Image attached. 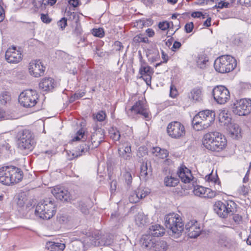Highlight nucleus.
Segmentation results:
<instances>
[{
  "label": "nucleus",
  "instance_id": "6e6552de",
  "mask_svg": "<svg viewBox=\"0 0 251 251\" xmlns=\"http://www.w3.org/2000/svg\"><path fill=\"white\" fill-rule=\"evenodd\" d=\"M166 228L178 236L184 229V224L180 216L174 213H170L165 217Z\"/></svg>",
  "mask_w": 251,
  "mask_h": 251
},
{
  "label": "nucleus",
  "instance_id": "680f3d73",
  "mask_svg": "<svg viewBox=\"0 0 251 251\" xmlns=\"http://www.w3.org/2000/svg\"><path fill=\"white\" fill-rule=\"evenodd\" d=\"M25 203V201L24 200V199H22L21 198H19V199L17 201V204L20 207H24Z\"/></svg>",
  "mask_w": 251,
  "mask_h": 251
},
{
  "label": "nucleus",
  "instance_id": "052dcab7",
  "mask_svg": "<svg viewBox=\"0 0 251 251\" xmlns=\"http://www.w3.org/2000/svg\"><path fill=\"white\" fill-rule=\"evenodd\" d=\"M205 178L206 180L208 181H212L215 182L216 179L211 174H209L208 175L206 176Z\"/></svg>",
  "mask_w": 251,
  "mask_h": 251
},
{
  "label": "nucleus",
  "instance_id": "f3484780",
  "mask_svg": "<svg viewBox=\"0 0 251 251\" xmlns=\"http://www.w3.org/2000/svg\"><path fill=\"white\" fill-rule=\"evenodd\" d=\"M46 67L40 60H34L29 64V72L31 75L38 77L44 74Z\"/></svg>",
  "mask_w": 251,
  "mask_h": 251
},
{
  "label": "nucleus",
  "instance_id": "c9c22d12",
  "mask_svg": "<svg viewBox=\"0 0 251 251\" xmlns=\"http://www.w3.org/2000/svg\"><path fill=\"white\" fill-rule=\"evenodd\" d=\"M77 207L81 212L84 214L89 213V208L85 202L83 201H79L77 202Z\"/></svg>",
  "mask_w": 251,
  "mask_h": 251
},
{
  "label": "nucleus",
  "instance_id": "338daca9",
  "mask_svg": "<svg viewBox=\"0 0 251 251\" xmlns=\"http://www.w3.org/2000/svg\"><path fill=\"white\" fill-rule=\"evenodd\" d=\"M162 57L164 60V62H167L168 61V55L165 53L164 51H162Z\"/></svg>",
  "mask_w": 251,
  "mask_h": 251
},
{
  "label": "nucleus",
  "instance_id": "f704fd0d",
  "mask_svg": "<svg viewBox=\"0 0 251 251\" xmlns=\"http://www.w3.org/2000/svg\"><path fill=\"white\" fill-rule=\"evenodd\" d=\"M205 188L202 186H198L193 190L195 195L200 197L204 198Z\"/></svg>",
  "mask_w": 251,
  "mask_h": 251
},
{
  "label": "nucleus",
  "instance_id": "09e8293b",
  "mask_svg": "<svg viewBox=\"0 0 251 251\" xmlns=\"http://www.w3.org/2000/svg\"><path fill=\"white\" fill-rule=\"evenodd\" d=\"M238 192L241 195H246L248 193L249 189L246 186L243 185L239 188Z\"/></svg>",
  "mask_w": 251,
  "mask_h": 251
},
{
  "label": "nucleus",
  "instance_id": "7ed1b4c3",
  "mask_svg": "<svg viewBox=\"0 0 251 251\" xmlns=\"http://www.w3.org/2000/svg\"><path fill=\"white\" fill-rule=\"evenodd\" d=\"M23 177L22 171L15 166H3L0 168V182L4 185H10L17 183Z\"/></svg>",
  "mask_w": 251,
  "mask_h": 251
},
{
  "label": "nucleus",
  "instance_id": "4d7b16f0",
  "mask_svg": "<svg viewBox=\"0 0 251 251\" xmlns=\"http://www.w3.org/2000/svg\"><path fill=\"white\" fill-rule=\"evenodd\" d=\"M68 2L71 5H72L74 7H77L79 4L78 0H69Z\"/></svg>",
  "mask_w": 251,
  "mask_h": 251
},
{
  "label": "nucleus",
  "instance_id": "603ef678",
  "mask_svg": "<svg viewBox=\"0 0 251 251\" xmlns=\"http://www.w3.org/2000/svg\"><path fill=\"white\" fill-rule=\"evenodd\" d=\"M177 94L176 88L173 86L171 85L170 87V96L172 98H175Z\"/></svg>",
  "mask_w": 251,
  "mask_h": 251
},
{
  "label": "nucleus",
  "instance_id": "393cba45",
  "mask_svg": "<svg viewBox=\"0 0 251 251\" xmlns=\"http://www.w3.org/2000/svg\"><path fill=\"white\" fill-rule=\"evenodd\" d=\"M151 168H148L147 163H143L140 166V178L146 181L151 175Z\"/></svg>",
  "mask_w": 251,
  "mask_h": 251
},
{
  "label": "nucleus",
  "instance_id": "5701e85b",
  "mask_svg": "<svg viewBox=\"0 0 251 251\" xmlns=\"http://www.w3.org/2000/svg\"><path fill=\"white\" fill-rule=\"evenodd\" d=\"M177 174L182 182L185 183H189L193 177L191 171L184 164H181L178 168Z\"/></svg>",
  "mask_w": 251,
  "mask_h": 251
},
{
  "label": "nucleus",
  "instance_id": "864d4df0",
  "mask_svg": "<svg viewBox=\"0 0 251 251\" xmlns=\"http://www.w3.org/2000/svg\"><path fill=\"white\" fill-rule=\"evenodd\" d=\"M233 219L235 223L240 224L242 220V217L239 214H234L233 216Z\"/></svg>",
  "mask_w": 251,
  "mask_h": 251
},
{
  "label": "nucleus",
  "instance_id": "49530a36",
  "mask_svg": "<svg viewBox=\"0 0 251 251\" xmlns=\"http://www.w3.org/2000/svg\"><path fill=\"white\" fill-rule=\"evenodd\" d=\"M151 20H146L145 19H141L140 20H138L137 22V26H139L141 28H142L144 25H149V23H151Z\"/></svg>",
  "mask_w": 251,
  "mask_h": 251
},
{
  "label": "nucleus",
  "instance_id": "1a4fd4ad",
  "mask_svg": "<svg viewBox=\"0 0 251 251\" xmlns=\"http://www.w3.org/2000/svg\"><path fill=\"white\" fill-rule=\"evenodd\" d=\"M140 243L142 247L148 251H165L167 249L166 243L163 241H157L152 236L143 235Z\"/></svg>",
  "mask_w": 251,
  "mask_h": 251
},
{
  "label": "nucleus",
  "instance_id": "bf43d9fd",
  "mask_svg": "<svg viewBox=\"0 0 251 251\" xmlns=\"http://www.w3.org/2000/svg\"><path fill=\"white\" fill-rule=\"evenodd\" d=\"M181 46V43L178 41H175L173 45L172 50H175L174 49H178Z\"/></svg>",
  "mask_w": 251,
  "mask_h": 251
},
{
  "label": "nucleus",
  "instance_id": "f257e3e1",
  "mask_svg": "<svg viewBox=\"0 0 251 251\" xmlns=\"http://www.w3.org/2000/svg\"><path fill=\"white\" fill-rule=\"evenodd\" d=\"M225 136L218 132H211L205 134L203 138L204 147L212 151H220L226 146Z\"/></svg>",
  "mask_w": 251,
  "mask_h": 251
},
{
  "label": "nucleus",
  "instance_id": "39448f33",
  "mask_svg": "<svg viewBox=\"0 0 251 251\" xmlns=\"http://www.w3.org/2000/svg\"><path fill=\"white\" fill-rule=\"evenodd\" d=\"M215 113L212 110H204L197 114L192 120L194 128L201 130L209 127L215 119Z\"/></svg>",
  "mask_w": 251,
  "mask_h": 251
},
{
  "label": "nucleus",
  "instance_id": "6ab92c4d",
  "mask_svg": "<svg viewBox=\"0 0 251 251\" xmlns=\"http://www.w3.org/2000/svg\"><path fill=\"white\" fill-rule=\"evenodd\" d=\"M185 228L188 236L191 238H197L201 231L200 224L195 221H190L187 223L185 225Z\"/></svg>",
  "mask_w": 251,
  "mask_h": 251
},
{
  "label": "nucleus",
  "instance_id": "e2e57ef3",
  "mask_svg": "<svg viewBox=\"0 0 251 251\" xmlns=\"http://www.w3.org/2000/svg\"><path fill=\"white\" fill-rule=\"evenodd\" d=\"M203 14L201 12H194L192 14V16L194 18H201Z\"/></svg>",
  "mask_w": 251,
  "mask_h": 251
},
{
  "label": "nucleus",
  "instance_id": "6e6d98bb",
  "mask_svg": "<svg viewBox=\"0 0 251 251\" xmlns=\"http://www.w3.org/2000/svg\"><path fill=\"white\" fill-rule=\"evenodd\" d=\"M229 5V3L228 2L221 1V2H219V3H218V8H223L224 7L226 8V7H228Z\"/></svg>",
  "mask_w": 251,
  "mask_h": 251
},
{
  "label": "nucleus",
  "instance_id": "3c124183",
  "mask_svg": "<svg viewBox=\"0 0 251 251\" xmlns=\"http://www.w3.org/2000/svg\"><path fill=\"white\" fill-rule=\"evenodd\" d=\"M169 27V24L167 22H160L158 24V27L162 30H166Z\"/></svg>",
  "mask_w": 251,
  "mask_h": 251
},
{
  "label": "nucleus",
  "instance_id": "cd10ccee",
  "mask_svg": "<svg viewBox=\"0 0 251 251\" xmlns=\"http://www.w3.org/2000/svg\"><path fill=\"white\" fill-rule=\"evenodd\" d=\"M118 152L121 156L125 159L128 160L130 158L131 147L127 144L118 149Z\"/></svg>",
  "mask_w": 251,
  "mask_h": 251
},
{
  "label": "nucleus",
  "instance_id": "774afa93",
  "mask_svg": "<svg viewBox=\"0 0 251 251\" xmlns=\"http://www.w3.org/2000/svg\"><path fill=\"white\" fill-rule=\"evenodd\" d=\"M5 116V112L3 110L0 109V121L2 120Z\"/></svg>",
  "mask_w": 251,
  "mask_h": 251
},
{
  "label": "nucleus",
  "instance_id": "79ce46f5",
  "mask_svg": "<svg viewBox=\"0 0 251 251\" xmlns=\"http://www.w3.org/2000/svg\"><path fill=\"white\" fill-rule=\"evenodd\" d=\"M216 195L215 191H212L210 188H205V192L204 198H212L214 197Z\"/></svg>",
  "mask_w": 251,
  "mask_h": 251
},
{
  "label": "nucleus",
  "instance_id": "9b49d317",
  "mask_svg": "<svg viewBox=\"0 0 251 251\" xmlns=\"http://www.w3.org/2000/svg\"><path fill=\"white\" fill-rule=\"evenodd\" d=\"M235 205V203L232 201L225 202L218 201L214 204L213 209L220 217L226 218L228 214H233Z\"/></svg>",
  "mask_w": 251,
  "mask_h": 251
},
{
  "label": "nucleus",
  "instance_id": "423d86ee",
  "mask_svg": "<svg viewBox=\"0 0 251 251\" xmlns=\"http://www.w3.org/2000/svg\"><path fill=\"white\" fill-rule=\"evenodd\" d=\"M18 147L21 150L27 152L31 151L34 146V139L33 134L28 129L19 130L16 135Z\"/></svg>",
  "mask_w": 251,
  "mask_h": 251
},
{
  "label": "nucleus",
  "instance_id": "5fc2aeb1",
  "mask_svg": "<svg viewBox=\"0 0 251 251\" xmlns=\"http://www.w3.org/2000/svg\"><path fill=\"white\" fill-rule=\"evenodd\" d=\"M114 46L116 48V50H121L124 48V47L122 45V43L119 41L115 42Z\"/></svg>",
  "mask_w": 251,
  "mask_h": 251
},
{
  "label": "nucleus",
  "instance_id": "7c9ffc66",
  "mask_svg": "<svg viewBox=\"0 0 251 251\" xmlns=\"http://www.w3.org/2000/svg\"><path fill=\"white\" fill-rule=\"evenodd\" d=\"M147 217L143 213H138L135 217V223L138 226H142L147 223Z\"/></svg>",
  "mask_w": 251,
  "mask_h": 251
},
{
  "label": "nucleus",
  "instance_id": "412c9836",
  "mask_svg": "<svg viewBox=\"0 0 251 251\" xmlns=\"http://www.w3.org/2000/svg\"><path fill=\"white\" fill-rule=\"evenodd\" d=\"M151 193V190L148 188H139L135 191L131 192L129 201L131 203H136L139 201L148 196Z\"/></svg>",
  "mask_w": 251,
  "mask_h": 251
},
{
  "label": "nucleus",
  "instance_id": "4c0bfd02",
  "mask_svg": "<svg viewBox=\"0 0 251 251\" xmlns=\"http://www.w3.org/2000/svg\"><path fill=\"white\" fill-rule=\"evenodd\" d=\"M208 60L205 56H200L197 60V65L201 69H203L205 67L206 64Z\"/></svg>",
  "mask_w": 251,
  "mask_h": 251
},
{
  "label": "nucleus",
  "instance_id": "69168bd1",
  "mask_svg": "<svg viewBox=\"0 0 251 251\" xmlns=\"http://www.w3.org/2000/svg\"><path fill=\"white\" fill-rule=\"evenodd\" d=\"M116 189V181H112L111 182V191L112 192L114 191Z\"/></svg>",
  "mask_w": 251,
  "mask_h": 251
},
{
  "label": "nucleus",
  "instance_id": "c85d7f7f",
  "mask_svg": "<svg viewBox=\"0 0 251 251\" xmlns=\"http://www.w3.org/2000/svg\"><path fill=\"white\" fill-rule=\"evenodd\" d=\"M179 182V179L172 176H166L164 179V183L166 186L175 187Z\"/></svg>",
  "mask_w": 251,
  "mask_h": 251
},
{
  "label": "nucleus",
  "instance_id": "bb28decb",
  "mask_svg": "<svg viewBox=\"0 0 251 251\" xmlns=\"http://www.w3.org/2000/svg\"><path fill=\"white\" fill-rule=\"evenodd\" d=\"M189 98L195 101H201L202 100V90L199 87L194 88L190 92Z\"/></svg>",
  "mask_w": 251,
  "mask_h": 251
},
{
  "label": "nucleus",
  "instance_id": "ea45409f",
  "mask_svg": "<svg viewBox=\"0 0 251 251\" xmlns=\"http://www.w3.org/2000/svg\"><path fill=\"white\" fill-rule=\"evenodd\" d=\"M92 34L95 36L101 38L104 36V33L102 28H99L93 29Z\"/></svg>",
  "mask_w": 251,
  "mask_h": 251
},
{
  "label": "nucleus",
  "instance_id": "aec40b11",
  "mask_svg": "<svg viewBox=\"0 0 251 251\" xmlns=\"http://www.w3.org/2000/svg\"><path fill=\"white\" fill-rule=\"evenodd\" d=\"M5 59L10 63H18L20 62L23 55L20 51L16 50V47L9 48L5 52Z\"/></svg>",
  "mask_w": 251,
  "mask_h": 251
},
{
  "label": "nucleus",
  "instance_id": "473e14b6",
  "mask_svg": "<svg viewBox=\"0 0 251 251\" xmlns=\"http://www.w3.org/2000/svg\"><path fill=\"white\" fill-rule=\"evenodd\" d=\"M154 150L157 153L156 155L158 156L160 158H164L168 156L169 152L166 150L161 149L159 147H156L154 148Z\"/></svg>",
  "mask_w": 251,
  "mask_h": 251
},
{
  "label": "nucleus",
  "instance_id": "58836bf2",
  "mask_svg": "<svg viewBox=\"0 0 251 251\" xmlns=\"http://www.w3.org/2000/svg\"><path fill=\"white\" fill-rule=\"evenodd\" d=\"M106 115L103 111H100L97 113L93 114V117L94 119H96L99 122H102L104 120Z\"/></svg>",
  "mask_w": 251,
  "mask_h": 251
},
{
  "label": "nucleus",
  "instance_id": "b1692460",
  "mask_svg": "<svg viewBox=\"0 0 251 251\" xmlns=\"http://www.w3.org/2000/svg\"><path fill=\"white\" fill-rule=\"evenodd\" d=\"M54 80L51 77H45L42 79L39 83V88L43 91L50 92L52 91L56 86Z\"/></svg>",
  "mask_w": 251,
  "mask_h": 251
},
{
  "label": "nucleus",
  "instance_id": "72a5a7b5",
  "mask_svg": "<svg viewBox=\"0 0 251 251\" xmlns=\"http://www.w3.org/2000/svg\"><path fill=\"white\" fill-rule=\"evenodd\" d=\"M11 100L9 93L7 92H4L0 95V102L1 104L5 105Z\"/></svg>",
  "mask_w": 251,
  "mask_h": 251
},
{
  "label": "nucleus",
  "instance_id": "e433bc0d",
  "mask_svg": "<svg viewBox=\"0 0 251 251\" xmlns=\"http://www.w3.org/2000/svg\"><path fill=\"white\" fill-rule=\"evenodd\" d=\"M133 41L135 43L142 42V43H147L149 42L148 38L142 34H139L135 36L133 38Z\"/></svg>",
  "mask_w": 251,
  "mask_h": 251
},
{
  "label": "nucleus",
  "instance_id": "8fccbe9b",
  "mask_svg": "<svg viewBox=\"0 0 251 251\" xmlns=\"http://www.w3.org/2000/svg\"><path fill=\"white\" fill-rule=\"evenodd\" d=\"M194 27V25L192 22L187 23L185 25V30L186 32L190 33L192 31Z\"/></svg>",
  "mask_w": 251,
  "mask_h": 251
},
{
  "label": "nucleus",
  "instance_id": "a18cd8bd",
  "mask_svg": "<svg viewBox=\"0 0 251 251\" xmlns=\"http://www.w3.org/2000/svg\"><path fill=\"white\" fill-rule=\"evenodd\" d=\"M90 149H91V144L88 145L85 143H83L81 144L79 149L81 152L83 153L88 151Z\"/></svg>",
  "mask_w": 251,
  "mask_h": 251
},
{
  "label": "nucleus",
  "instance_id": "0eeeda50",
  "mask_svg": "<svg viewBox=\"0 0 251 251\" xmlns=\"http://www.w3.org/2000/svg\"><path fill=\"white\" fill-rule=\"evenodd\" d=\"M214 66L215 70L220 73H228L236 67V60L230 55H222L215 60Z\"/></svg>",
  "mask_w": 251,
  "mask_h": 251
},
{
  "label": "nucleus",
  "instance_id": "37998d69",
  "mask_svg": "<svg viewBox=\"0 0 251 251\" xmlns=\"http://www.w3.org/2000/svg\"><path fill=\"white\" fill-rule=\"evenodd\" d=\"M41 20L44 23L49 24L50 23L52 19L50 18L48 14H41Z\"/></svg>",
  "mask_w": 251,
  "mask_h": 251
},
{
  "label": "nucleus",
  "instance_id": "c03bdc74",
  "mask_svg": "<svg viewBox=\"0 0 251 251\" xmlns=\"http://www.w3.org/2000/svg\"><path fill=\"white\" fill-rule=\"evenodd\" d=\"M67 19L65 18H62L60 20L57 22V25L63 30L67 25Z\"/></svg>",
  "mask_w": 251,
  "mask_h": 251
},
{
  "label": "nucleus",
  "instance_id": "a19ab883",
  "mask_svg": "<svg viewBox=\"0 0 251 251\" xmlns=\"http://www.w3.org/2000/svg\"><path fill=\"white\" fill-rule=\"evenodd\" d=\"M124 177L127 184L128 185H130L132 180V177L130 172L128 171H126L124 174Z\"/></svg>",
  "mask_w": 251,
  "mask_h": 251
},
{
  "label": "nucleus",
  "instance_id": "dca6fc26",
  "mask_svg": "<svg viewBox=\"0 0 251 251\" xmlns=\"http://www.w3.org/2000/svg\"><path fill=\"white\" fill-rule=\"evenodd\" d=\"M131 111L143 116V118L149 121L151 118V114L148 106L143 100L137 101L131 108Z\"/></svg>",
  "mask_w": 251,
  "mask_h": 251
},
{
  "label": "nucleus",
  "instance_id": "9d476101",
  "mask_svg": "<svg viewBox=\"0 0 251 251\" xmlns=\"http://www.w3.org/2000/svg\"><path fill=\"white\" fill-rule=\"evenodd\" d=\"M38 100V95L32 90H26L22 92L19 96V102L25 108L34 106Z\"/></svg>",
  "mask_w": 251,
  "mask_h": 251
},
{
  "label": "nucleus",
  "instance_id": "a211bd4d",
  "mask_svg": "<svg viewBox=\"0 0 251 251\" xmlns=\"http://www.w3.org/2000/svg\"><path fill=\"white\" fill-rule=\"evenodd\" d=\"M140 62L139 74L141 75V77L146 81V84L148 85H150L151 83V75L153 73V71L151 67L147 65L145 61L141 59Z\"/></svg>",
  "mask_w": 251,
  "mask_h": 251
},
{
  "label": "nucleus",
  "instance_id": "a878e982",
  "mask_svg": "<svg viewBox=\"0 0 251 251\" xmlns=\"http://www.w3.org/2000/svg\"><path fill=\"white\" fill-rule=\"evenodd\" d=\"M150 233L152 236H162L165 233V229L159 225H152L150 228Z\"/></svg>",
  "mask_w": 251,
  "mask_h": 251
},
{
  "label": "nucleus",
  "instance_id": "de8ad7c7",
  "mask_svg": "<svg viewBox=\"0 0 251 251\" xmlns=\"http://www.w3.org/2000/svg\"><path fill=\"white\" fill-rule=\"evenodd\" d=\"M121 137L120 132L119 131H114L110 133V137L115 141H118Z\"/></svg>",
  "mask_w": 251,
  "mask_h": 251
},
{
  "label": "nucleus",
  "instance_id": "4468645a",
  "mask_svg": "<svg viewBox=\"0 0 251 251\" xmlns=\"http://www.w3.org/2000/svg\"><path fill=\"white\" fill-rule=\"evenodd\" d=\"M167 131L171 137L175 139H180L184 137L185 134L184 126L177 121L169 123L167 126Z\"/></svg>",
  "mask_w": 251,
  "mask_h": 251
},
{
  "label": "nucleus",
  "instance_id": "c756f323",
  "mask_svg": "<svg viewBox=\"0 0 251 251\" xmlns=\"http://www.w3.org/2000/svg\"><path fill=\"white\" fill-rule=\"evenodd\" d=\"M219 121L224 125H227L231 121V118L229 115L226 110L221 111L219 115Z\"/></svg>",
  "mask_w": 251,
  "mask_h": 251
},
{
  "label": "nucleus",
  "instance_id": "f8f14e48",
  "mask_svg": "<svg viewBox=\"0 0 251 251\" xmlns=\"http://www.w3.org/2000/svg\"><path fill=\"white\" fill-rule=\"evenodd\" d=\"M233 112L239 116H246L251 112V100L242 99L236 100L232 107Z\"/></svg>",
  "mask_w": 251,
  "mask_h": 251
},
{
  "label": "nucleus",
  "instance_id": "13d9d810",
  "mask_svg": "<svg viewBox=\"0 0 251 251\" xmlns=\"http://www.w3.org/2000/svg\"><path fill=\"white\" fill-rule=\"evenodd\" d=\"M146 32L149 37H152L154 35V31L151 28H148Z\"/></svg>",
  "mask_w": 251,
  "mask_h": 251
},
{
  "label": "nucleus",
  "instance_id": "4be33fe9",
  "mask_svg": "<svg viewBox=\"0 0 251 251\" xmlns=\"http://www.w3.org/2000/svg\"><path fill=\"white\" fill-rule=\"evenodd\" d=\"M51 193L60 201H67L70 199L71 195L68 190L63 187L56 186L51 190Z\"/></svg>",
  "mask_w": 251,
  "mask_h": 251
},
{
  "label": "nucleus",
  "instance_id": "2f4dec72",
  "mask_svg": "<svg viewBox=\"0 0 251 251\" xmlns=\"http://www.w3.org/2000/svg\"><path fill=\"white\" fill-rule=\"evenodd\" d=\"M51 250H57L58 251H63L65 248V245L63 243L50 242L48 243Z\"/></svg>",
  "mask_w": 251,
  "mask_h": 251
},
{
  "label": "nucleus",
  "instance_id": "ddd939ff",
  "mask_svg": "<svg viewBox=\"0 0 251 251\" xmlns=\"http://www.w3.org/2000/svg\"><path fill=\"white\" fill-rule=\"evenodd\" d=\"M88 237L85 240L88 243V240L90 241V244L94 246H109L113 241L110 235H106L100 239V234L99 231H95L92 233H89L87 235Z\"/></svg>",
  "mask_w": 251,
  "mask_h": 251
},
{
  "label": "nucleus",
  "instance_id": "0e129e2a",
  "mask_svg": "<svg viewBox=\"0 0 251 251\" xmlns=\"http://www.w3.org/2000/svg\"><path fill=\"white\" fill-rule=\"evenodd\" d=\"M211 19L210 17L208 18L203 23V25L206 27H209L211 25Z\"/></svg>",
  "mask_w": 251,
  "mask_h": 251
},
{
  "label": "nucleus",
  "instance_id": "f03ea898",
  "mask_svg": "<svg viewBox=\"0 0 251 251\" xmlns=\"http://www.w3.org/2000/svg\"><path fill=\"white\" fill-rule=\"evenodd\" d=\"M105 131L101 128L93 127V132L91 134L85 132L83 129L79 130L76 135L73 139V141H76L80 139L83 141L88 140L91 143V149L97 148L100 144L104 141Z\"/></svg>",
  "mask_w": 251,
  "mask_h": 251
},
{
  "label": "nucleus",
  "instance_id": "20e7f679",
  "mask_svg": "<svg viewBox=\"0 0 251 251\" xmlns=\"http://www.w3.org/2000/svg\"><path fill=\"white\" fill-rule=\"evenodd\" d=\"M31 212H34L37 218L43 220H48L52 217L56 212L54 202L50 199H46L41 201L35 209H29Z\"/></svg>",
  "mask_w": 251,
  "mask_h": 251
},
{
  "label": "nucleus",
  "instance_id": "2eb2a0df",
  "mask_svg": "<svg viewBox=\"0 0 251 251\" xmlns=\"http://www.w3.org/2000/svg\"><path fill=\"white\" fill-rule=\"evenodd\" d=\"M212 95L216 101L219 104H224L230 99L228 90L222 85L217 86L213 89Z\"/></svg>",
  "mask_w": 251,
  "mask_h": 251
}]
</instances>
